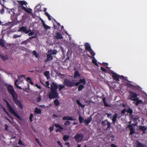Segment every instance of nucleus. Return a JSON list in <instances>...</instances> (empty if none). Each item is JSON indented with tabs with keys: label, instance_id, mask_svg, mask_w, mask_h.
<instances>
[{
	"label": "nucleus",
	"instance_id": "680f3d73",
	"mask_svg": "<svg viewBox=\"0 0 147 147\" xmlns=\"http://www.w3.org/2000/svg\"><path fill=\"white\" fill-rule=\"evenodd\" d=\"M35 86H36V87L37 88H38L39 89H40L41 88V87L40 86H39L38 85V84H36Z\"/></svg>",
	"mask_w": 147,
	"mask_h": 147
},
{
	"label": "nucleus",
	"instance_id": "37998d69",
	"mask_svg": "<svg viewBox=\"0 0 147 147\" xmlns=\"http://www.w3.org/2000/svg\"><path fill=\"white\" fill-rule=\"evenodd\" d=\"M126 111L127 113H129L130 114H131L132 113V110L130 108H129L127 109H126Z\"/></svg>",
	"mask_w": 147,
	"mask_h": 147
},
{
	"label": "nucleus",
	"instance_id": "72a5a7b5",
	"mask_svg": "<svg viewBox=\"0 0 147 147\" xmlns=\"http://www.w3.org/2000/svg\"><path fill=\"white\" fill-rule=\"evenodd\" d=\"M79 120L80 123H83V121L84 122V120L83 118L80 116L79 117Z\"/></svg>",
	"mask_w": 147,
	"mask_h": 147
},
{
	"label": "nucleus",
	"instance_id": "412c9836",
	"mask_svg": "<svg viewBox=\"0 0 147 147\" xmlns=\"http://www.w3.org/2000/svg\"><path fill=\"white\" fill-rule=\"evenodd\" d=\"M42 25H43V26L44 27V28L46 30H48V29H50V27L47 25H46L44 22L43 21H42Z\"/></svg>",
	"mask_w": 147,
	"mask_h": 147
},
{
	"label": "nucleus",
	"instance_id": "4be33fe9",
	"mask_svg": "<svg viewBox=\"0 0 147 147\" xmlns=\"http://www.w3.org/2000/svg\"><path fill=\"white\" fill-rule=\"evenodd\" d=\"M9 13L12 16H13L14 17H16V14L15 13V10L14 9H11Z\"/></svg>",
	"mask_w": 147,
	"mask_h": 147
},
{
	"label": "nucleus",
	"instance_id": "aec40b11",
	"mask_svg": "<svg viewBox=\"0 0 147 147\" xmlns=\"http://www.w3.org/2000/svg\"><path fill=\"white\" fill-rule=\"evenodd\" d=\"M57 51L56 50H49L48 51V53H50L51 54L53 55H55L57 53Z\"/></svg>",
	"mask_w": 147,
	"mask_h": 147
},
{
	"label": "nucleus",
	"instance_id": "338daca9",
	"mask_svg": "<svg viewBox=\"0 0 147 147\" xmlns=\"http://www.w3.org/2000/svg\"><path fill=\"white\" fill-rule=\"evenodd\" d=\"M107 123L108 127H109L110 125V124L109 123V122H108Z\"/></svg>",
	"mask_w": 147,
	"mask_h": 147
},
{
	"label": "nucleus",
	"instance_id": "423d86ee",
	"mask_svg": "<svg viewBox=\"0 0 147 147\" xmlns=\"http://www.w3.org/2000/svg\"><path fill=\"white\" fill-rule=\"evenodd\" d=\"M130 94L128 96L127 99L135 101L137 98V95L133 92H130Z\"/></svg>",
	"mask_w": 147,
	"mask_h": 147
},
{
	"label": "nucleus",
	"instance_id": "a19ab883",
	"mask_svg": "<svg viewBox=\"0 0 147 147\" xmlns=\"http://www.w3.org/2000/svg\"><path fill=\"white\" fill-rule=\"evenodd\" d=\"M18 82V80H16V81L15 82V85L17 88H19L20 89H22L21 87L20 86H18L17 84V83Z\"/></svg>",
	"mask_w": 147,
	"mask_h": 147
},
{
	"label": "nucleus",
	"instance_id": "4468645a",
	"mask_svg": "<svg viewBox=\"0 0 147 147\" xmlns=\"http://www.w3.org/2000/svg\"><path fill=\"white\" fill-rule=\"evenodd\" d=\"M19 32L23 31L27 34L29 32L30 30L28 31L26 30V27L22 26L21 27L19 30Z\"/></svg>",
	"mask_w": 147,
	"mask_h": 147
},
{
	"label": "nucleus",
	"instance_id": "a18cd8bd",
	"mask_svg": "<svg viewBox=\"0 0 147 147\" xmlns=\"http://www.w3.org/2000/svg\"><path fill=\"white\" fill-rule=\"evenodd\" d=\"M18 12L16 14V17L17 16H19L20 14L21 13H22V12H20V11L19 10V6L18 7Z\"/></svg>",
	"mask_w": 147,
	"mask_h": 147
},
{
	"label": "nucleus",
	"instance_id": "a878e982",
	"mask_svg": "<svg viewBox=\"0 0 147 147\" xmlns=\"http://www.w3.org/2000/svg\"><path fill=\"white\" fill-rule=\"evenodd\" d=\"M76 102L77 104L79 106H80L82 107H85V105H83L81 103L80 101L78 100H77L76 101Z\"/></svg>",
	"mask_w": 147,
	"mask_h": 147
},
{
	"label": "nucleus",
	"instance_id": "052dcab7",
	"mask_svg": "<svg viewBox=\"0 0 147 147\" xmlns=\"http://www.w3.org/2000/svg\"><path fill=\"white\" fill-rule=\"evenodd\" d=\"M101 69L103 71H104V72H106V70L105 69V68H103V67H101Z\"/></svg>",
	"mask_w": 147,
	"mask_h": 147
},
{
	"label": "nucleus",
	"instance_id": "e433bc0d",
	"mask_svg": "<svg viewBox=\"0 0 147 147\" xmlns=\"http://www.w3.org/2000/svg\"><path fill=\"white\" fill-rule=\"evenodd\" d=\"M93 58L94 59L92 60V62L93 63L95 64L96 65L98 66V64L97 63V60L95 59L94 57H93Z\"/></svg>",
	"mask_w": 147,
	"mask_h": 147
},
{
	"label": "nucleus",
	"instance_id": "c03bdc74",
	"mask_svg": "<svg viewBox=\"0 0 147 147\" xmlns=\"http://www.w3.org/2000/svg\"><path fill=\"white\" fill-rule=\"evenodd\" d=\"M137 147H144V145L138 142Z\"/></svg>",
	"mask_w": 147,
	"mask_h": 147
},
{
	"label": "nucleus",
	"instance_id": "3c124183",
	"mask_svg": "<svg viewBox=\"0 0 147 147\" xmlns=\"http://www.w3.org/2000/svg\"><path fill=\"white\" fill-rule=\"evenodd\" d=\"M41 97L40 96H39V97L37 99V101L38 102L40 101L41 100Z\"/></svg>",
	"mask_w": 147,
	"mask_h": 147
},
{
	"label": "nucleus",
	"instance_id": "ddd939ff",
	"mask_svg": "<svg viewBox=\"0 0 147 147\" xmlns=\"http://www.w3.org/2000/svg\"><path fill=\"white\" fill-rule=\"evenodd\" d=\"M17 95L16 96L15 98H13L15 102L18 105L19 107L21 109L22 108V106L20 102L17 99Z\"/></svg>",
	"mask_w": 147,
	"mask_h": 147
},
{
	"label": "nucleus",
	"instance_id": "ea45409f",
	"mask_svg": "<svg viewBox=\"0 0 147 147\" xmlns=\"http://www.w3.org/2000/svg\"><path fill=\"white\" fill-rule=\"evenodd\" d=\"M46 84H45V86L48 88H49V83L48 81H47L45 82Z\"/></svg>",
	"mask_w": 147,
	"mask_h": 147
},
{
	"label": "nucleus",
	"instance_id": "49530a36",
	"mask_svg": "<svg viewBox=\"0 0 147 147\" xmlns=\"http://www.w3.org/2000/svg\"><path fill=\"white\" fill-rule=\"evenodd\" d=\"M33 117V114H30V120L31 122H32V118Z\"/></svg>",
	"mask_w": 147,
	"mask_h": 147
},
{
	"label": "nucleus",
	"instance_id": "7c9ffc66",
	"mask_svg": "<svg viewBox=\"0 0 147 147\" xmlns=\"http://www.w3.org/2000/svg\"><path fill=\"white\" fill-rule=\"evenodd\" d=\"M26 80L28 82L30 83L31 84L33 85L34 84V83L32 81L30 78L29 77L26 78Z\"/></svg>",
	"mask_w": 147,
	"mask_h": 147
},
{
	"label": "nucleus",
	"instance_id": "4d7b16f0",
	"mask_svg": "<svg viewBox=\"0 0 147 147\" xmlns=\"http://www.w3.org/2000/svg\"><path fill=\"white\" fill-rule=\"evenodd\" d=\"M126 111V109H124L122 110L121 113L123 114H124L125 112Z\"/></svg>",
	"mask_w": 147,
	"mask_h": 147
},
{
	"label": "nucleus",
	"instance_id": "cd10ccee",
	"mask_svg": "<svg viewBox=\"0 0 147 147\" xmlns=\"http://www.w3.org/2000/svg\"><path fill=\"white\" fill-rule=\"evenodd\" d=\"M139 129L143 131L144 133L145 130L147 129V127L144 126H140L139 128Z\"/></svg>",
	"mask_w": 147,
	"mask_h": 147
},
{
	"label": "nucleus",
	"instance_id": "f03ea898",
	"mask_svg": "<svg viewBox=\"0 0 147 147\" xmlns=\"http://www.w3.org/2000/svg\"><path fill=\"white\" fill-rule=\"evenodd\" d=\"M5 102L7 105V109L9 111L17 118V120L19 123H21L22 120L21 117L14 111L7 101L5 100Z\"/></svg>",
	"mask_w": 147,
	"mask_h": 147
},
{
	"label": "nucleus",
	"instance_id": "2eb2a0df",
	"mask_svg": "<svg viewBox=\"0 0 147 147\" xmlns=\"http://www.w3.org/2000/svg\"><path fill=\"white\" fill-rule=\"evenodd\" d=\"M55 35V37L57 39H61L63 38L62 35L58 32H56Z\"/></svg>",
	"mask_w": 147,
	"mask_h": 147
},
{
	"label": "nucleus",
	"instance_id": "f3484780",
	"mask_svg": "<svg viewBox=\"0 0 147 147\" xmlns=\"http://www.w3.org/2000/svg\"><path fill=\"white\" fill-rule=\"evenodd\" d=\"M63 120H74V119L72 117L69 116L64 117L63 118Z\"/></svg>",
	"mask_w": 147,
	"mask_h": 147
},
{
	"label": "nucleus",
	"instance_id": "20e7f679",
	"mask_svg": "<svg viewBox=\"0 0 147 147\" xmlns=\"http://www.w3.org/2000/svg\"><path fill=\"white\" fill-rule=\"evenodd\" d=\"M7 86L8 91L11 95L13 98H15L17 95L14 90L13 86L7 85Z\"/></svg>",
	"mask_w": 147,
	"mask_h": 147
},
{
	"label": "nucleus",
	"instance_id": "c85d7f7f",
	"mask_svg": "<svg viewBox=\"0 0 147 147\" xmlns=\"http://www.w3.org/2000/svg\"><path fill=\"white\" fill-rule=\"evenodd\" d=\"M117 116V114L115 113L114 115L113 116V117L112 119V121L113 122H115L116 121Z\"/></svg>",
	"mask_w": 147,
	"mask_h": 147
},
{
	"label": "nucleus",
	"instance_id": "69168bd1",
	"mask_svg": "<svg viewBox=\"0 0 147 147\" xmlns=\"http://www.w3.org/2000/svg\"><path fill=\"white\" fill-rule=\"evenodd\" d=\"M6 127L5 128V129L6 130H7V129H8V127L7 125H5Z\"/></svg>",
	"mask_w": 147,
	"mask_h": 147
},
{
	"label": "nucleus",
	"instance_id": "39448f33",
	"mask_svg": "<svg viewBox=\"0 0 147 147\" xmlns=\"http://www.w3.org/2000/svg\"><path fill=\"white\" fill-rule=\"evenodd\" d=\"M49 98L51 99L55 98H58V93L57 91L51 90L48 94Z\"/></svg>",
	"mask_w": 147,
	"mask_h": 147
},
{
	"label": "nucleus",
	"instance_id": "f257e3e1",
	"mask_svg": "<svg viewBox=\"0 0 147 147\" xmlns=\"http://www.w3.org/2000/svg\"><path fill=\"white\" fill-rule=\"evenodd\" d=\"M19 4L20 5L19 6V10L20 12H22V10L24 9L25 11L29 13H31L32 10L31 9H27V6L26 5L27 3L24 1H18Z\"/></svg>",
	"mask_w": 147,
	"mask_h": 147
},
{
	"label": "nucleus",
	"instance_id": "13d9d810",
	"mask_svg": "<svg viewBox=\"0 0 147 147\" xmlns=\"http://www.w3.org/2000/svg\"><path fill=\"white\" fill-rule=\"evenodd\" d=\"M34 34V33L33 32H31L29 33L28 35L29 36H32Z\"/></svg>",
	"mask_w": 147,
	"mask_h": 147
},
{
	"label": "nucleus",
	"instance_id": "09e8293b",
	"mask_svg": "<svg viewBox=\"0 0 147 147\" xmlns=\"http://www.w3.org/2000/svg\"><path fill=\"white\" fill-rule=\"evenodd\" d=\"M4 110L5 112V113L7 114V115L9 116L12 119V118L10 116L9 114L6 111V109H4Z\"/></svg>",
	"mask_w": 147,
	"mask_h": 147
},
{
	"label": "nucleus",
	"instance_id": "bb28decb",
	"mask_svg": "<svg viewBox=\"0 0 147 147\" xmlns=\"http://www.w3.org/2000/svg\"><path fill=\"white\" fill-rule=\"evenodd\" d=\"M5 41L2 39H1L0 40V45L2 47H5Z\"/></svg>",
	"mask_w": 147,
	"mask_h": 147
},
{
	"label": "nucleus",
	"instance_id": "f704fd0d",
	"mask_svg": "<svg viewBox=\"0 0 147 147\" xmlns=\"http://www.w3.org/2000/svg\"><path fill=\"white\" fill-rule=\"evenodd\" d=\"M58 86H59V90L61 91V90L63 89V88H65V86L64 85H59Z\"/></svg>",
	"mask_w": 147,
	"mask_h": 147
},
{
	"label": "nucleus",
	"instance_id": "c756f323",
	"mask_svg": "<svg viewBox=\"0 0 147 147\" xmlns=\"http://www.w3.org/2000/svg\"><path fill=\"white\" fill-rule=\"evenodd\" d=\"M33 54L38 59L39 57V55L36 53V51H33Z\"/></svg>",
	"mask_w": 147,
	"mask_h": 147
},
{
	"label": "nucleus",
	"instance_id": "473e14b6",
	"mask_svg": "<svg viewBox=\"0 0 147 147\" xmlns=\"http://www.w3.org/2000/svg\"><path fill=\"white\" fill-rule=\"evenodd\" d=\"M44 75L48 79L49 78V71H47L44 73Z\"/></svg>",
	"mask_w": 147,
	"mask_h": 147
},
{
	"label": "nucleus",
	"instance_id": "6e6d98bb",
	"mask_svg": "<svg viewBox=\"0 0 147 147\" xmlns=\"http://www.w3.org/2000/svg\"><path fill=\"white\" fill-rule=\"evenodd\" d=\"M21 37V36L20 35H14L13 36V38H16L17 37Z\"/></svg>",
	"mask_w": 147,
	"mask_h": 147
},
{
	"label": "nucleus",
	"instance_id": "a211bd4d",
	"mask_svg": "<svg viewBox=\"0 0 147 147\" xmlns=\"http://www.w3.org/2000/svg\"><path fill=\"white\" fill-rule=\"evenodd\" d=\"M135 101H136V105H138L139 104H142L143 103V101L139 99L138 98Z\"/></svg>",
	"mask_w": 147,
	"mask_h": 147
},
{
	"label": "nucleus",
	"instance_id": "6e6552de",
	"mask_svg": "<svg viewBox=\"0 0 147 147\" xmlns=\"http://www.w3.org/2000/svg\"><path fill=\"white\" fill-rule=\"evenodd\" d=\"M129 125H128L127 127L129 128V129L130 131L129 133L130 135L133 134L134 132V127L136 125L135 124H131V121L129 122Z\"/></svg>",
	"mask_w": 147,
	"mask_h": 147
},
{
	"label": "nucleus",
	"instance_id": "4c0bfd02",
	"mask_svg": "<svg viewBox=\"0 0 147 147\" xmlns=\"http://www.w3.org/2000/svg\"><path fill=\"white\" fill-rule=\"evenodd\" d=\"M45 15L48 17L49 20H51V17L50 16V15L47 12H45Z\"/></svg>",
	"mask_w": 147,
	"mask_h": 147
},
{
	"label": "nucleus",
	"instance_id": "603ef678",
	"mask_svg": "<svg viewBox=\"0 0 147 147\" xmlns=\"http://www.w3.org/2000/svg\"><path fill=\"white\" fill-rule=\"evenodd\" d=\"M36 141L37 142L38 144L40 146H41L42 145H41V143H40V142H39V140L37 139H36Z\"/></svg>",
	"mask_w": 147,
	"mask_h": 147
},
{
	"label": "nucleus",
	"instance_id": "79ce46f5",
	"mask_svg": "<svg viewBox=\"0 0 147 147\" xmlns=\"http://www.w3.org/2000/svg\"><path fill=\"white\" fill-rule=\"evenodd\" d=\"M103 102L104 103L105 106H106V107L109 106V105H108V104L106 102L105 98H103Z\"/></svg>",
	"mask_w": 147,
	"mask_h": 147
},
{
	"label": "nucleus",
	"instance_id": "6ab92c4d",
	"mask_svg": "<svg viewBox=\"0 0 147 147\" xmlns=\"http://www.w3.org/2000/svg\"><path fill=\"white\" fill-rule=\"evenodd\" d=\"M92 120V118L91 117H90L87 119L84 120V123L87 124H88L91 122Z\"/></svg>",
	"mask_w": 147,
	"mask_h": 147
},
{
	"label": "nucleus",
	"instance_id": "0e129e2a",
	"mask_svg": "<svg viewBox=\"0 0 147 147\" xmlns=\"http://www.w3.org/2000/svg\"><path fill=\"white\" fill-rule=\"evenodd\" d=\"M111 147H117L115 145L112 144L111 145Z\"/></svg>",
	"mask_w": 147,
	"mask_h": 147
},
{
	"label": "nucleus",
	"instance_id": "c9c22d12",
	"mask_svg": "<svg viewBox=\"0 0 147 147\" xmlns=\"http://www.w3.org/2000/svg\"><path fill=\"white\" fill-rule=\"evenodd\" d=\"M54 102L55 105L56 106H58L59 105V100L57 99H56L54 101Z\"/></svg>",
	"mask_w": 147,
	"mask_h": 147
},
{
	"label": "nucleus",
	"instance_id": "0eeeda50",
	"mask_svg": "<svg viewBox=\"0 0 147 147\" xmlns=\"http://www.w3.org/2000/svg\"><path fill=\"white\" fill-rule=\"evenodd\" d=\"M83 134H78L74 136V138L76 142H79L83 139Z\"/></svg>",
	"mask_w": 147,
	"mask_h": 147
},
{
	"label": "nucleus",
	"instance_id": "de8ad7c7",
	"mask_svg": "<svg viewBox=\"0 0 147 147\" xmlns=\"http://www.w3.org/2000/svg\"><path fill=\"white\" fill-rule=\"evenodd\" d=\"M53 129H54V126H51L50 127L49 129L50 130V132H51L53 130Z\"/></svg>",
	"mask_w": 147,
	"mask_h": 147
},
{
	"label": "nucleus",
	"instance_id": "9d476101",
	"mask_svg": "<svg viewBox=\"0 0 147 147\" xmlns=\"http://www.w3.org/2000/svg\"><path fill=\"white\" fill-rule=\"evenodd\" d=\"M64 82L65 85L71 87L75 86V82L70 81L67 79H65Z\"/></svg>",
	"mask_w": 147,
	"mask_h": 147
},
{
	"label": "nucleus",
	"instance_id": "8fccbe9b",
	"mask_svg": "<svg viewBox=\"0 0 147 147\" xmlns=\"http://www.w3.org/2000/svg\"><path fill=\"white\" fill-rule=\"evenodd\" d=\"M70 124V122L69 121H67L65 123V125H69Z\"/></svg>",
	"mask_w": 147,
	"mask_h": 147
},
{
	"label": "nucleus",
	"instance_id": "5701e85b",
	"mask_svg": "<svg viewBox=\"0 0 147 147\" xmlns=\"http://www.w3.org/2000/svg\"><path fill=\"white\" fill-rule=\"evenodd\" d=\"M47 59L46 61V62L47 61H48L52 60L53 59L52 56L50 54H48L47 55Z\"/></svg>",
	"mask_w": 147,
	"mask_h": 147
},
{
	"label": "nucleus",
	"instance_id": "dca6fc26",
	"mask_svg": "<svg viewBox=\"0 0 147 147\" xmlns=\"http://www.w3.org/2000/svg\"><path fill=\"white\" fill-rule=\"evenodd\" d=\"M113 77L114 80L117 81L119 80V76L115 73H113Z\"/></svg>",
	"mask_w": 147,
	"mask_h": 147
},
{
	"label": "nucleus",
	"instance_id": "774afa93",
	"mask_svg": "<svg viewBox=\"0 0 147 147\" xmlns=\"http://www.w3.org/2000/svg\"><path fill=\"white\" fill-rule=\"evenodd\" d=\"M65 144L66 145H69V143L68 142H66L65 143Z\"/></svg>",
	"mask_w": 147,
	"mask_h": 147
},
{
	"label": "nucleus",
	"instance_id": "bf43d9fd",
	"mask_svg": "<svg viewBox=\"0 0 147 147\" xmlns=\"http://www.w3.org/2000/svg\"><path fill=\"white\" fill-rule=\"evenodd\" d=\"M57 143L61 147H62V146L61 145L60 142L59 141H58L57 142Z\"/></svg>",
	"mask_w": 147,
	"mask_h": 147
},
{
	"label": "nucleus",
	"instance_id": "864d4df0",
	"mask_svg": "<svg viewBox=\"0 0 147 147\" xmlns=\"http://www.w3.org/2000/svg\"><path fill=\"white\" fill-rule=\"evenodd\" d=\"M36 141L37 142L38 144L40 146H41L42 145H41V143H40V142H39V140L37 139H36Z\"/></svg>",
	"mask_w": 147,
	"mask_h": 147
},
{
	"label": "nucleus",
	"instance_id": "58836bf2",
	"mask_svg": "<svg viewBox=\"0 0 147 147\" xmlns=\"http://www.w3.org/2000/svg\"><path fill=\"white\" fill-rule=\"evenodd\" d=\"M69 138V136L68 135H65L63 138V140L65 141Z\"/></svg>",
	"mask_w": 147,
	"mask_h": 147
},
{
	"label": "nucleus",
	"instance_id": "7ed1b4c3",
	"mask_svg": "<svg viewBox=\"0 0 147 147\" xmlns=\"http://www.w3.org/2000/svg\"><path fill=\"white\" fill-rule=\"evenodd\" d=\"M86 84V81L84 78L80 79L78 82H75V86H78V90L79 91L81 90L84 87V85Z\"/></svg>",
	"mask_w": 147,
	"mask_h": 147
},
{
	"label": "nucleus",
	"instance_id": "5fc2aeb1",
	"mask_svg": "<svg viewBox=\"0 0 147 147\" xmlns=\"http://www.w3.org/2000/svg\"><path fill=\"white\" fill-rule=\"evenodd\" d=\"M18 144L20 145H23V144L21 140H20L18 142Z\"/></svg>",
	"mask_w": 147,
	"mask_h": 147
},
{
	"label": "nucleus",
	"instance_id": "9b49d317",
	"mask_svg": "<svg viewBox=\"0 0 147 147\" xmlns=\"http://www.w3.org/2000/svg\"><path fill=\"white\" fill-rule=\"evenodd\" d=\"M51 90L53 91H57V89L58 88V85L57 84L53 83L51 85Z\"/></svg>",
	"mask_w": 147,
	"mask_h": 147
},
{
	"label": "nucleus",
	"instance_id": "393cba45",
	"mask_svg": "<svg viewBox=\"0 0 147 147\" xmlns=\"http://www.w3.org/2000/svg\"><path fill=\"white\" fill-rule=\"evenodd\" d=\"M0 57L4 61L6 60L7 59V57L6 56H4L1 54H0Z\"/></svg>",
	"mask_w": 147,
	"mask_h": 147
},
{
	"label": "nucleus",
	"instance_id": "b1692460",
	"mask_svg": "<svg viewBox=\"0 0 147 147\" xmlns=\"http://www.w3.org/2000/svg\"><path fill=\"white\" fill-rule=\"evenodd\" d=\"M80 74L78 71H76L74 74V77L76 78L78 77H80Z\"/></svg>",
	"mask_w": 147,
	"mask_h": 147
},
{
	"label": "nucleus",
	"instance_id": "2f4dec72",
	"mask_svg": "<svg viewBox=\"0 0 147 147\" xmlns=\"http://www.w3.org/2000/svg\"><path fill=\"white\" fill-rule=\"evenodd\" d=\"M35 112L36 113L39 114L41 113V111L40 109H38L37 108H36L35 109Z\"/></svg>",
	"mask_w": 147,
	"mask_h": 147
},
{
	"label": "nucleus",
	"instance_id": "f8f14e48",
	"mask_svg": "<svg viewBox=\"0 0 147 147\" xmlns=\"http://www.w3.org/2000/svg\"><path fill=\"white\" fill-rule=\"evenodd\" d=\"M54 125L57 128L55 130L56 132H61L63 129V128L59 124H55Z\"/></svg>",
	"mask_w": 147,
	"mask_h": 147
},
{
	"label": "nucleus",
	"instance_id": "1a4fd4ad",
	"mask_svg": "<svg viewBox=\"0 0 147 147\" xmlns=\"http://www.w3.org/2000/svg\"><path fill=\"white\" fill-rule=\"evenodd\" d=\"M85 46L86 49L89 51L90 54L94 56L95 55V54L91 49L90 45L88 43H86L85 44Z\"/></svg>",
	"mask_w": 147,
	"mask_h": 147
},
{
	"label": "nucleus",
	"instance_id": "e2e57ef3",
	"mask_svg": "<svg viewBox=\"0 0 147 147\" xmlns=\"http://www.w3.org/2000/svg\"><path fill=\"white\" fill-rule=\"evenodd\" d=\"M107 117H110V116H111V114H109V113L107 114Z\"/></svg>",
	"mask_w": 147,
	"mask_h": 147
}]
</instances>
